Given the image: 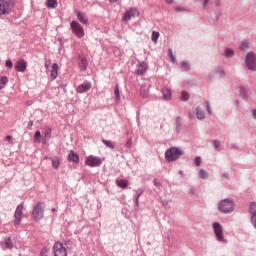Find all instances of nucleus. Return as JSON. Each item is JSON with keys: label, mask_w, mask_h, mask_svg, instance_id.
<instances>
[{"label": "nucleus", "mask_w": 256, "mask_h": 256, "mask_svg": "<svg viewBox=\"0 0 256 256\" xmlns=\"http://www.w3.org/2000/svg\"><path fill=\"white\" fill-rule=\"evenodd\" d=\"M45 160L50 159V161H52V167L53 169H59V165H61V160L59 159V157H48L45 156L44 157Z\"/></svg>", "instance_id": "16"}, {"label": "nucleus", "mask_w": 256, "mask_h": 256, "mask_svg": "<svg viewBox=\"0 0 256 256\" xmlns=\"http://www.w3.org/2000/svg\"><path fill=\"white\" fill-rule=\"evenodd\" d=\"M59 75V64L54 63L52 65V70H51V78L55 80V78Z\"/></svg>", "instance_id": "20"}, {"label": "nucleus", "mask_w": 256, "mask_h": 256, "mask_svg": "<svg viewBox=\"0 0 256 256\" xmlns=\"http://www.w3.org/2000/svg\"><path fill=\"white\" fill-rule=\"evenodd\" d=\"M111 3H117V0H110Z\"/></svg>", "instance_id": "50"}, {"label": "nucleus", "mask_w": 256, "mask_h": 256, "mask_svg": "<svg viewBox=\"0 0 256 256\" xmlns=\"http://www.w3.org/2000/svg\"><path fill=\"white\" fill-rule=\"evenodd\" d=\"M218 209L221 211V213H233L235 203L229 199H224L219 202Z\"/></svg>", "instance_id": "1"}, {"label": "nucleus", "mask_w": 256, "mask_h": 256, "mask_svg": "<svg viewBox=\"0 0 256 256\" xmlns=\"http://www.w3.org/2000/svg\"><path fill=\"white\" fill-rule=\"evenodd\" d=\"M151 39H152L153 43H157V41L159 40V32L153 31Z\"/></svg>", "instance_id": "33"}, {"label": "nucleus", "mask_w": 256, "mask_h": 256, "mask_svg": "<svg viewBox=\"0 0 256 256\" xmlns=\"http://www.w3.org/2000/svg\"><path fill=\"white\" fill-rule=\"evenodd\" d=\"M214 147L215 149H219V147H221V143L219 142V140L214 141Z\"/></svg>", "instance_id": "42"}, {"label": "nucleus", "mask_w": 256, "mask_h": 256, "mask_svg": "<svg viewBox=\"0 0 256 256\" xmlns=\"http://www.w3.org/2000/svg\"><path fill=\"white\" fill-rule=\"evenodd\" d=\"M31 127H33V121H32V120H30V121L28 122V128L31 129Z\"/></svg>", "instance_id": "48"}, {"label": "nucleus", "mask_w": 256, "mask_h": 256, "mask_svg": "<svg viewBox=\"0 0 256 256\" xmlns=\"http://www.w3.org/2000/svg\"><path fill=\"white\" fill-rule=\"evenodd\" d=\"M181 155H183V151L176 147H172L165 152V158L170 163L171 161H177V159H179Z\"/></svg>", "instance_id": "4"}, {"label": "nucleus", "mask_w": 256, "mask_h": 256, "mask_svg": "<svg viewBox=\"0 0 256 256\" xmlns=\"http://www.w3.org/2000/svg\"><path fill=\"white\" fill-rule=\"evenodd\" d=\"M214 235L220 243H227V239H225V233L223 232V226L219 222H215L212 225Z\"/></svg>", "instance_id": "3"}, {"label": "nucleus", "mask_w": 256, "mask_h": 256, "mask_svg": "<svg viewBox=\"0 0 256 256\" xmlns=\"http://www.w3.org/2000/svg\"><path fill=\"white\" fill-rule=\"evenodd\" d=\"M6 249H13V242H11V238H7L4 241Z\"/></svg>", "instance_id": "31"}, {"label": "nucleus", "mask_w": 256, "mask_h": 256, "mask_svg": "<svg viewBox=\"0 0 256 256\" xmlns=\"http://www.w3.org/2000/svg\"><path fill=\"white\" fill-rule=\"evenodd\" d=\"M195 165H197V167H199L201 165V157H196L195 159Z\"/></svg>", "instance_id": "41"}, {"label": "nucleus", "mask_w": 256, "mask_h": 256, "mask_svg": "<svg viewBox=\"0 0 256 256\" xmlns=\"http://www.w3.org/2000/svg\"><path fill=\"white\" fill-rule=\"evenodd\" d=\"M14 216H15L14 224L20 225L21 219L23 218V204H20L17 206Z\"/></svg>", "instance_id": "11"}, {"label": "nucleus", "mask_w": 256, "mask_h": 256, "mask_svg": "<svg viewBox=\"0 0 256 256\" xmlns=\"http://www.w3.org/2000/svg\"><path fill=\"white\" fill-rule=\"evenodd\" d=\"M103 161H105V158L90 155L86 157L85 165H87V167H101Z\"/></svg>", "instance_id": "6"}, {"label": "nucleus", "mask_w": 256, "mask_h": 256, "mask_svg": "<svg viewBox=\"0 0 256 256\" xmlns=\"http://www.w3.org/2000/svg\"><path fill=\"white\" fill-rule=\"evenodd\" d=\"M75 15L78 19V21L80 23H82V25H87V23H89V19L87 18V16L83 13H81L79 10H75Z\"/></svg>", "instance_id": "14"}, {"label": "nucleus", "mask_w": 256, "mask_h": 256, "mask_svg": "<svg viewBox=\"0 0 256 256\" xmlns=\"http://www.w3.org/2000/svg\"><path fill=\"white\" fill-rule=\"evenodd\" d=\"M162 95H163V99H165V101H171V89L163 88Z\"/></svg>", "instance_id": "22"}, {"label": "nucleus", "mask_w": 256, "mask_h": 256, "mask_svg": "<svg viewBox=\"0 0 256 256\" xmlns=\"http://www.w3.org/2000/svg\"><path fill=\"white\" fill-rule=\"evenodd\" d=\"M92 87L91 82H85L84 84H80L77 88L76 91L77 93H87V91H90Z\"/></svg>", "instance_id": "13"}, {"label": "nucleus", "mask_w": 256, "mask_h": 256, "mask_svg": "<svg viewBox=\"0 0 256 256\" xmlns=\"http://www.w3.org/2000/svg\"><path fill=\"white\" fill-rule=\"evenodd\" d=\"M6 67H8L9 69H11V67H13V62L11 60H6Z\"/></svg>", "instance_id": "40"}, {"label": "nucleus", "mask_w": 256, "mask_h": 256, "mask_svg": "<svg viewBox=\"0 0 256 256\" xmlns=\"http://www.w3.org/2000/svg\"><path fill=\"white\" fill-rule=\"evenodd\" d=\"M114 94H115V97L116 99H119V86H116L115 89H114Z\"/></svg>", "instance_id": "39"}, {"label": "nucleus", "mask_w": 256, "mask_h": 256, "mask_svg": "<svg viewBox=\"0 0 256 256\" xmlns=\"http://www.w3.org/2000/svg\"><path fill=\"white\" fill-rule=\"evenodd\" d=\"M250 214L252 215V217L256 215V203L255 202H252L250 204Z\"/></svg>", "instance_id": "32"}, {"label": "nucleus", "mask_w": 256, "mask_h": 256, "mask_svg": "<svg viewBox=\"0 0 256 256\" xmlns=\"http://www.w3.org/2000/svg\"><path fill=\"white\" fill-rule=\"evenodd\" d=\"M102 143H104V145L109 149H115V143L111 140H102Z\"/></svg>", "instance_id": "27"}, {"label": "nucleus", "mask_w": 256, "mask_h": 256, "mask_svg": "<svg viewBox=\"0 0 256 256\" xmlns=\"http://www.w3.org/2000/svg\"><path fill=\"white\" fill-rule=\"evenodd\" d=\"M176 9H177V11H181V8H179V7H177Z\"/></svg>", "instance_id": "53"}, {"label": "nucleus", "mask_w": 256, "mask_h": 256, "mask_svg": "<svg viewBox=\"0 0 256 256\" xmlns=\"http://www.w3.org/2000/svg\"><path fill=\"white\" fill-rule=\"evenodd\" d=\"M40 256H49V249L43 248L40 252Z\"/></svg>", "instance_id": "38"}, {"label": "nucleus", "mask_w": 256, "mask_h": 256, "mask_svg": "<svg viewBox=\"0 0 256 256\" xmlns=\"http://www.w3.org/2000/svg\"><path fill=\"white\" fill-rule=\"evenodd\" d=\"M8 81L9 79L7 78V76L0 77V90L3 89L5 85H7Z\"/></svg>", "instance_id": "26"}, {"label": "nucleus", "mask_w": 256, "mask_h": 256, "mask_svg": "<svg viewBox=\"0 0 256 256\" xmlns=\"http://www.w3.org/2000/svg\"><path fill=\"white\" fill-rule=\"evenodd\" d=\"M68 160L72 161L73 163H79V155L71 150L68 154Z\"/></svg>", "instance_id": "21"}, {"label": "nucleus", "mask_w": 256, "mask_h": 256, "mask_svg": "<svg viewBox=\"0 0 256 256\" xmlns=\"http://www.w3.org/2000/svg\"><path fill=\"white\" fill-rule=\"evenodd\" d=\"M196 117L200 121H203V119H205V111H203L201 108L198 107L196 109Z\"/></svg>", "instance_id": "24"}, {"label": "nucleus", "mask_w": 256, "mask_h": 256, "mask_svg": "<svg viewBox=\"0 0 256 256\" xmlns=\"http://www.w3.org/2000/svg\"><path fill=\"white\" fill-rule=\"evenodd\" d=\"M133 17H139V10H137V8H130L128 11H126L123 21H131Z\"/></svg>", "instance_id": "10"}, {"label": "nucleus", "mask_w": 256, "mask_h": 256, "mask_svg": "<svg viewBox=\"0 0 256 256\" xmlns=\"http://www.w3.org/2000/svg\"><path fill=\"white\" fill-rule=\"evenodd\" d=\"M168 55H169L172 63H176L177 62V58H175V56L173 55V49H169L168 50Z\"/></svg>", "instance_id": "35"}, {"label": "nucleus", "mask_w": 256, "mask_h": 256, "mask_svg": "<svg viewBox=\"0 0 256 256\" xmlns=\"http://www.w3.org/2000/svg\"><path fill=\"white\" fill-rule=\"evenodd\" d=\"M206 107H207L208 113L211 114V104H209V102H206Z\"/></svg>", "instance_id": "44"}, {"label": "nucleus", "mask_w": 256, "mask_h": 256, "mask_svg": "<svg viewBox=\"0 0 256 256\" xmlns=\"http://www.w3.org/2000/svg\"><path fill=\"white\" fill-rule=\"evenodd\" d=\"M55 256H67V249L61 242H55L53 245Z\"/></svg>", "instance_id": "9"}, {"label": "nucleus", "mask_w": 256, "mask_h": 256, "mask_svg": "<svg viewBox=\"0 0 256 256\" xmlns=\"http://www.w3.org/2000/svg\"><path fill=\"white\" fill-rule=\"evenodd\" d=\"M78 65L81 71H87V65H88L87 58L80 56L78 58Z\"/></svg>", "instance_id": "17"}, {"label": "nucleus", "mask_w": 256, "mask_h": 256, "mask_svg": "<svg viewBox=\"0 0 256 256\" xmlns=\"http://www.w3.org/2000/svg\"><path fill=\"white\" fill-rule=\"evenodd\" d=\"M116 184L121 189H127L129 187V181L123 179L116 180Z\"/></svg>", "instance_id": "23"}, {"label": "nucleus", "mask_w": 256, "mask_h": 256, "mask_svg": "<svg viewBox=\"0 0 256 256\" xmlns=\"http://www.w3.org/2000/svg\"><path fill=\"white\" fill-rule=\"evenodd\" d=\"M199 175L201 179H209V173L203 169L199 171Z\"/></svg>", "instance_id": "30"}, {"label": "nucleus", "mask_w": 256, "mask_h": 256, "mask_svg": "<svg viewBox=\"0 0 256 256\" xmlns=\"http://www.w3.org/2000/svg\"><path fill=\"white\" fill-rule=\"evenodd\" d=\"M140 95L141 97H143L144 99H147V97H149V86L146 84H143L140 88Z\"/></svg>", "instance_id": "18"}, {"label": "nucleus", "mask_w": 256, "mask_h": 256, "mask_svg": "<svg viewBox=\"0 0 256 256\" xmlns=\"http://www.w3.org/2000/svg\"><path fill=\"white\" fill-rule=\"evenodd\" d=\"M246 66L249 71H256V55L254 52H249L246 55Z\"/></svg>", "instance_id": "8"}, {"label": "nucleus", "mask_w": 256, "mask_h": 256, "mask_svg": "<svg viewBox=\"0 0 256 256\" xmlns=\"http://www.w3.org/2000/svg\"><path fill=\"white\" fill-rule=\"evenodd\" d=\"M70 27L72 29V33H74V35H76V37H78V39H83V37H85V29H83V26H81V24H79V22L77 21H72L70 23Z\"/></svg>", "instance_id": "7"}, {"label": "nucleus", "mask_w": 256, "mask_h": 256, "mask_svg": "<svg viewBox=\"0 0 256 256\" xmlns=\"http://www.w3.org/2000/svg\"><path fill=\"white\" fill-rule=\"evenodd\" d=\"M167 3H173V0H167Z\"/></svg>", "instance_id": "51"}, {"label": "nucleus", "mask_w": 256, "mask_h": 256, "mask_svg": "<svg viewBox=\"0 0 256 256\" xmlns=\"http://www.w3.org/2000/svg\"><path fill=\"white\" fill-rule=\"evenodd\" d=\"M180 67L183 71L191 70V65L188 62H182Z\"/></svg>", "instance_id": "29"}, {"label": "nucleus", "mask_w": 256, "mask_h": 256, "mask_svg": "<svg viewBox=\"0 0 256 256\" xmlns=\"http://www.w3.org/2000/svg\"><path fill=\"white\" fill-rule=\"evenodd\" d=\"M46 5L49 9L57 8V0H47Z\"/></svg>", "instance_id": "25"}, {"label": "nucleus", "mask_w": 256, "mask_h": 256, "mask_svg": "<svg viewBox=\"0 0 256 256\" xmlns=\"http://www.w3.org/2000/svg\"><path fill=\"white\" fill-rule=\"evenodd\" d=\"M211 0H203V5L204 7H207V5L209 4Z\"/></svg>", "instance_id": "47"}, {"label": "nucleus", "mask_w": 256, "mask_h": 256, "mask_svg": "<svg viewBox=\"0 0 256 256\" xmlns=\"http://www.w3.org/2000/svg\"><path fill=\"white\" fill-rule=\"evenodd\" d=\"M181 101H187L189 99V93L183 91L180 95Z\"/></svg>", "instance_id": "37"}, {"label": "nucleus", "mask_w": 256, "mask_h": 256, "mask_svg": "<svg viewBox=\"0 0 256 256\" xmlns=\"http://www.w3.org/2000/svg\"><path fill=\"white\" fill-rule=\"evenodd\" d=\"M15 7L13 0H0V15H9Z\"/></svg>", "instance_id": "2"}, {"label": "nucleus", "mask_w": 256, "mask_h": 256, "mask_svg": "<svg viewBox=\"0 0 256 256\" xmlns=\"http://www.w3.org/2000/svg\"><path fill=\"white\" fill-rule=\"evenodd\" d=\"M55 211H57L55 208H52V213H55Z\"/></svg>", "instance_id": "52"}, {"label": "nucleus", "mask_w": 256, "mask_h": 256, "mask_svg": "<svg viewBox=\"0 0 256 256\" xmlns=\"http://www.w3.org/2000/svg\"><path fill=\"white\" fill-rule=\"evenodd\" d=\"M240 49L241 51H247V49H249V43H247L246 41L242 42L240 44Z\"/></svg>", "instance_id": "36"}, {"label": "nucleus", "mask_w": 256, "mask_h": 256, "mask_svg": "<svg viewBox=\"0 0 256 256\" xmlns=\"http://www.w3.org/2000/svg\"><path fill=\"white\" fill-rule=\"evenodd\" d=\"M141 193H143V191H141L136 197V205H139V197H141Z\"/></svg>", "instance_id": "46"}, {"label": "nucleus", "mask_w": 256, "mask_h": 256, "mask_svg": "<svg viewBox=\"0 0 256 256\" xmlns=\"http://www.w3.org/2000/svg\"><path fill=\"white\" fill-rule=\"evenodd\" d=\"M252 116H253L254 119H256V109H254V110L252 111Z\"/></svg>", "instance_id": "49"}, {"label": "nucleus", "mask_w": 256, "mask_h": 256, "mask_svg": "<svg viewBox=\"0 0 256 256\" xmlns=\"http://www.w3.org/2000/svg\"><path fill=\"white\" fill-rule=\"evenodd\" d=\"M51 139V128H46L44 131V138L42 143L44 145H47V143H49V140Z\"/></svg>", "instance_id": "19"}, {"label": "nucleus", "mask_w": 256, "mask_h": 256, "mask_svg": "<svg viewBox=\"0 0 256 256\" xmlns=\"http://www.w3.org/2000/svg\"><path fill=\"white\" fill-rule=\"evenodd\" d=\"M15 69L20 73H25V71L27 70V62H25V60L23 59L19 60L15 65Z\"/></svg>", "instance_id": "15"}, {"label": "nucleus", "mask_w": 256, "mask_h": 256, "mask_svg": "<svg viewBox=\"0 0 256 256\" xmlns=\"http://www.w3.org/2000/svg\"><path fill=\"white\" fill-rule=\"evenodd\" d=\"M147 68H148L147 63L145 62L139 63L136 66V70H135L136 75H140V76L144 75L145 73H147Z\"/></svg>", "instance_id": "12"}, {"label": "nucleus", "mask_w": 256, "mask_h": 256, "mask_svg": "<svg viewBox=\"0 0 256 256\" xmlns=\"http://www.w3.org/2000/svg\"><path fill=\"white\" fill-rule=\"evenodd\" d=\"M6 141H9V143H13V137L12 136H6Z\"/></svg>", "instance_id": "45"}, {"label": "nucleus", "mask_w": 256, "mask_h": 256, "mask_svg": "<svg viewBox=\"0 0 256 256\" xmlns=\"http://www.w3.org/2000/svg\"><path fill=\"white\" fill-rule=\"evenodd\" d=\"M34 143H41V131H36L34 134Z\"/></svg>", "instance_id": "28"}, {"label": "nucleus", "mask_w": 256, "mask_h": 256, "mask_svg": "<svg viewBox=\"0 0 256 256\" xmlns=\"http://www.w3.org/2000/svg\"><path fill=\"white\" fill-rule=\"evenodd\" d=\"M235 56V52L233 51V50H231V49H226L225 50V57H234Z\"/></svg>", "instance_id": "34"}, {"label": "nucleus", "mask_w": 256, "mask_h": 256, "mask_svg": "<svg viewBox=\"0 0 256 256\" xmlns=\"http://www.w3.org/2000/svg\"><path fill=\"white\" fill-rule=\"evenodd\" d=\"M45 204L43 202H38L32 211V217L34 221H39V219H43L45 213Z\"/></svg>", "instance_id": "5"}, {"label": "nucleus", "mask_w": 256, "mask_h": 256, "mask_svg": "<svg viewBox=\"0 0 256 256\" xmlns=\"http://www.w3.org/2000/svg\"><path fill=\"white\" fill-rule=\"evenodd\" d=\"M154 185L156 187H161V182L158 179H154Z\"/></svg>", "instance_id": "43"}]
</instances>
